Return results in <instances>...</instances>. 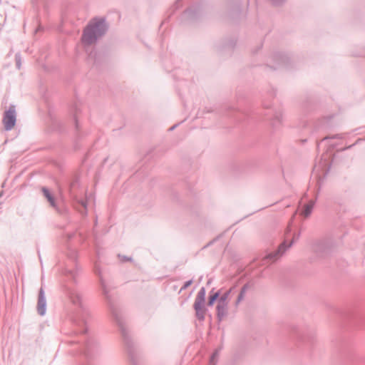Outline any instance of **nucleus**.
I'll use <instances>...</instances> for the list:
<instances>
[{
    "label": "nucleus",
    "instance_id": "nucleus-1",
    "mask_svg": "<svg viewBox=\"0 0 365 365\" xmlns=\"http://www.w3.org/2000/svg\"><path fill=\"white\" fill-rule=\"evenodd\" d=\"M106 26L103 19H92L84 30L82 41L87 45L92 44L106 31Z\"/></svg>",
    "mask_w": 365,
    "mask_h": 365
},
{
    "label": "nucleus",
    "instance_id": "nucleus-10",
    "mask_svg": "<svg viewBox=\"0 0 365 365\" xmlns=\"http://www.w3.org/2000/svg\"><path fill=\"white\" fill-rule=\"evenodd\" d=\"M229 292L225 293L223 295H222L219 299V302H227Z\"/></svg>",
    "mask_w": 365,
    "mask_h": 365
},
{
    "label": "nucleus",
    "instance_id": "nucleus-3",
    "mask_svg": "<svg viewBox=\"0 0 365 365\" xmlns=\"http://www.w3.org/2000/svg\"><path fill=\"white\" fill-rule=\"evenodd\" d=\"M205 289L202 288L198 292L197 297L195 299V304H194L197 315L200 319H202L204 317L205 311L203 309V304H204V301H205Z\"/></svg>",
    "mask_w": 365,
    "mask_h": 365
},
{
    "label": "nucleus",
    "instance_id": "nucleus-5",
    "mask_svg": "<svg viewBox=\"0 0 365 365\" xmlns=\"http://www.w3.org/2000/svg\"><path fill=\"white\" fill-rule=\"evenodd\" d=\"M38 312L41 315H43L46 312V300L42 296L41 294L39 295L38 302Z\"/></svg>",
    "mask_w": 365,
    "mask_h": 365
},
{
    "label": "nucleus",
    "instance_id": "nucleus-7",
    "mask_svg": "<svg viewBox=\"0 0 365 365\" xmlns=\"http://www.w3.org/2000/svg\"><path fill=\"white\" fill-rule=\"evenodd\" d=\"M42 192H43L44 196L47 198L48 201L50 202V204L52 206H55L54 200H53V197L51 196V195L50 194L49 191L46 188L43 187L42 189Z\"/></svg>",
    "mask_w": 365,
    "mask_h": 365
},
{
    "label": "nucleus",
    "instance_id": "nucleus-8",
    "mask_svg": "<svg viewBox=\"0 0 365 365\" xmlns=\"http://www.w3.org/2000/svg\"><path fill=\"white\" fill-rule=\"evenodd\" d=\"M313 206H314L313 202H309L308 204H307L305 205L304 210L303 211V215L305 217H308L310 215L312 210L313 208Z\"/></svg>",
    "mask_w": 365,
    "mask_h": 365
},
{
    "label": "nucleus",
    "instance_id": "nucleus-6",
    "mask_svg": "<svg viewBox=\"0 0 365 365\" xmlns=\"http://www.w3.org/2000/svg\"><path fill=\"white\" fill-rule=\"evenodd\" d=\"M284 250H285L284 244L283 243L279 247V249L276 252L269 255L267 257V258H269V259H272V261H275L277 259V258L278 257V256L281 255L284 252Z\"/></svg>",
    "mask_w": 365,
    "mask_h": 365
},
{
    "label": "nucleus",
    "instance_id": "nucleus-11",
    "mask_svg": "<svg viewBox=\"0 0 365 365\" xmlns=\"http://www.w3.org/2000/svg\"><path fill=\"white\" fill-rule=\"evenodd\" d=\"M191 284V281H188L187 282L185 283V284L183 285V287L181 288V289H186L188 286H190Z\"/></svg>",
    "mask_w": 365,
    "mask_h": 365
},
{
    "label": "nucleus",
    "instance_id": "nucleus-4",
    "mask_svg": "<svg viewBox=\"0 0 365 365\" xmlns=\"http://www.w3.org/2000/svg\"><path fill=\"white\" fill-rule=\"evenodd\" d=\"M227 307V302H218V304L217 306V316L220 319H221L226 314Z\"/></svg>",
    "mask_w": 365,
    "mask_h": 365
},
{
    "label": "nucleus",
    "instance_id": "nucleus-9",
    "mask_svg": "<svg viewBox=\"0 0 365 365\" xmlns=\"http://www.w3.org/2000/svg\"><path fill=\"white\" fill-rule=\"evenodd\" d=\"M218 297H219V294L217 292H216L213 295L210 296L209 301H208V305L212 306Z\"/></svg>",
    "mask_w": 365,
    "mask_h": 365
},
{
    "label": "nucleus",
    "instance_id": "nucleus-2",
    "mask_svg": "<svg viewBox=\"0 0 365 365\" xmlns=\"http://www.w3.org/2000/svg\"><path fill=\"white\" fill-rule=\"evenodd\" d=\"M4 128L6 130H11L16 124V111L14 106H11L5 111L2 119Z\"/></svg>",
    "mask_w": 365,
    "mask_h": 365
}]
</instances>
